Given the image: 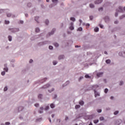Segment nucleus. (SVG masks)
Returning <instances> with one entry per match:
<instances>
[{
    "label": "nucleus",
    "mask_w": 125,
    "mask_h": 125,
    "mask_svg": "<svg viewBox=\"0 0 125 125\" xmlns=\"http://www.w3.org/2000/svg\"><path fill=\"white\" fill-rule=\"evenodd\" d=\"M9 31H11L12 33H15V32L19 31V29L18 28H9Z\"/></svg>",
    "instance_id": "3"
},
{
    "label": "nucleus",
    "mask_w": 125,
    "mask_h": 125,
    "mask_svg": "<svg viewBox=\"0 0 125 125\" xmlns=\"http://www.w3.org/2000/svg\"><path fill=\"white\" fill-rule=\"evenodd\" d=\"M97 112L98 113H101V112H102V110L101 109H98Z\"/></svg>",
    "instance_id": "45"
},
{
    "label": "nucleus",
    "mask_w": 125,
    "mask_h": 125,
    "mask_svg": "<svg viewBox=\"0 0 125 125\" xmlns=\"http://www.w3.org/2000/svg\"><path fill=\"white\" fill-rule=\"evenodd\" d=\"M55 107V105H54V104H50V107L52 108H53Z\"/></svg>",
    "instance_id": "21"
},
{
    "label": "nucleus",
    "mask_w": 125,
    "mask_h": 125,
    "mask_svg": "<svg viewBox=\"0 0 125 125\" xmlns=\"http://www.w3.org/2000/svg\"><path fill=\"white\" fill-rule=\"evenodd\" d=\"M82 79H83V77H80V78H79V81H81V80H82Z\"/></svg>",
    "instance_id": "60"
},
{
    "label": "nucleus",
    "mask_w": 125,
    "mask_h": 125,
    "mask_svg": "<svg viewBox=\"0 0 125 125\" xmlns=\"http://www.w3.org/2000/svg\"><path fill=\"white\" fill-rule=\"evenodd\" d=\"M1 74L2 75V76H4L5 75V72L3 71L1 73Z\"/></svg>",
    "instance_id": "38"
},
{
    "label": "nucleus",
    "mask_w": 125,
    "mask_h": 125,
    "mask_svg": "<svg viewBox=\"0 0 125 125\" xmlns=\"http://www.w3.org/2000/svg\"><path fill=\"white\" fill-rule=\"evenodd\" d=\"M94 31L96 32H97L99 31V28L98 27H95L94 29Z\"/></svg>",
    "instance_id": "19"
},
{
    "label": "nucleus",
    "mask_w": 125,
    "mask_h": 125,
    "mask_svg": "<svg viewBox=\"0 0 125 125\" xmlns=\"http://www.w3.org/2000/svg\"><path fill=\"white\" fill-rule=\"evenodd\" d=\"M5 24H9V21H5Z\"/></svg>",
    "instance_id": "44"
},
{
    "label": "nucleus",
    "mask_w": 125,
    "mask_h": 125,
    "mask_svg": "<svg viewBox=\"0 0 125 125\" xmlns=\"http://www.w3.org/2000/svg\"><path fill=\"white\" fill-rule=\"evenodd\" d=\"M32 62H33V60H30L29 61V63H32Z\"/></svg>",
    "instance_id": "57"
},
{
    "label": "nucleus",
    "mask_w": 125,
    "mask_h": 125,
    "mask_svg": "<svg viewBox=\"0 0 125 125\" xmlns=\"http://www.w3.org/2000/svg\"><path fill=\"white\" fill-rule=\"evenodd\" d=\"M77 31H83V28L82 27L78 28L77 29Z\"/></svg>",
    "instance_id": "30"
},
{
    "label": "nucleus",
    "mask_w": 125,
    "mask_h": 125,
    "mask_svg": "<svg viewBox=\"0 0 125 125\" xmlns=\"http://www.w3.org/2000/svg\"><path fill=\"white\" fill-rule=\"evenodd\" d=\"M39 104H35V107H39Z\"/></svg>",
    "instance_id": "51"
},
{
    "label": "nucleus",
    "mask_w": 125,
    "mask_h": 125,
    "mask_svg": "<svg viewBox=\"0 0 125 125\" xmlns=\"http://www.w3.org/2000/svg\"><path fill=\"white\" fill-rule=\"evenodd\" d=\"M104 92L105 93H107V92H108V89L105 88L104 90Z\"/></svg>",
    "instance_id": "47"
},
{
    "label": "nucleus",
    "mask_w": 125,
    "mask_h": 125,
    "mask_svg": "<svg viewBox=\"0 0 125 125\" xmlns=\"http://www.w3.org/2000/svg\"><path fill=\"white\" fill-rule=\"evenodd\" d=\"M89 18H90V20H92V19H93V16H91L89 17Z\"/></svg>",
    "instance_id": "48"
},
{
    "label": "nucleus",
    "mask_w": 125,
    "mask_h": 125,
    "mask_svg": "<svg viewBox=\"0 0 125 125\" xmlns=\"http://www.w3.org/2000/svg\"><path fill=\"white\" fill-rule=\"evenodd\" d=\"M23 109H24V108L22 106H20L19 107V112H20V111H22V110H23Z\"/></svg>",
    "instance_id": "17"
},
{
    "label": "nucleus",
    "mask_w": 125,
    "mask_h": 125,
    "mask_svg": "<svg viewBox=\"0 0 125 125\" xmlns=\"http://www.w3.org/2000/svg\"><path fill=\"white\" fill-rule=\"evenodd\" d=\"M106 63L107 64L110 63V60H106Z\"/></svg>",
    "instance_id": "40"
},
{
    "label": "nucleus",
    "mask_w": 125,
    "mask_h": 125,
    "mask_svg": "<svg viewBox=\"0 0 125 125\" xmlns=\"http://www.w3.org/2000/svg\"><path fill=\"white\" fill-rule=\"evenodd\" d=\"M73 24H74V23H73V22L71 23V26H70V27H69L70 30H74V26H73Z\"/></svg>",
    "instance_id": "9"
},
{
    "label": "nucleus",
    "mask_w": 125,
    "mask_h": 125,
    "mask_svg": "<svg viewBox=\"0 0 125 125\" xmlns=\"http://www.w3.org/2000/svg\"><path fill=\"white\" fill-rule=\"evenodd\" d=\"M119 56H121L122 57H125V52H120L119 53Z\"/></svg>",
    "instance_id": "5"
},
{
    "label": "nucleus",
    "mask_w": 125,
    "mask_h": 125,
    "mask_svg": "<svg viewBox=\"0 0 125 125\" xmlns=\"http://www.w3.org/2000/svg\"><path fill=\"white\" fill-rule=\"evenodd\" d=\"M97 77H98V78H99L100 77H102V76H103V72L98 73L97 74Z\"/></svg>",
    "instance_id": "7"
},
{
    "label": "nucleus",
    "mask_w": 125,
    "mask_h": 125,
    "mask_svg": "<svg viewBox=\"0 0 125 125\" xmlns=\"http://www.w3.org/2000/svg\"><path fill=\"white\" fill-rule=\"evenodd\" d=\"M42 44H43V43H39L40 45H42Z\"/></svg>",
    "instance_id": "61"
},
{
    "label": "nucleus",
    "mask_w": 125,
    "mask_h": 125,
    "mask_svg": "<svg viewBox=\"0 0 125 125\" xmlns=\"http://www.w3.org/2000/svg\"><path fill=\"white\" fill-rule=\"evenodd\" d=\"M8 40H9V42H11V41H12V38L11 37V36H9L8 37Z\"/></svg>",
    "instance_id": "24"
},
{
    "label": "nucleus",
    "mask_w": 125,
    "mask_h": 125,
    "mask_svg": "<svg viewBox=\"0 0 125 125\" xmlns=\"http://www.w3.org/2000/svg\"><path fill=\"white\" fill-rule=\"evenodd\" d=\"M45 23L46 25H48V23H49V21L47 20L45 21Z\"/></svg>",
    "instance_id": "31"
},
{
    "label": "nucleus",
    "mask_w": 125,
    "mask_h": 125,
    "mask_svg": "<svg viewBox=\"0 0 125 125\" xmlns=\"http://www.w3.org/2000/svg\"><path fill=\"white\" fill-rule=\"evenodd\" d=\"M31 5H32V4L31 3H28L27 4V6H28V7H31Z\"/></svg>",
    "instance_id": "39"
},
{
    "label": "nucleus",
    "mask_w": 125,
    "mask_h": 125,
    "mask_svg": "<svg viewBox=\"0 0 125 125\" xmlns=\"http://www.w3.org/2000/svg\"><path fill=\"white\" fill-rule=\"evenodd\" d=\"M85 78L86 79H88V78H90V77L89 76V75H88V74H86V75H85Z\"/></svg>",
    "instance_id": "28"
},
{
    "label": "nucleus",
    "mask_w": 125,
    "mask_h": 125,
    "mask_svg": "<svg viewBox=\"0 0 125 125\" xmlns=\"http://www.w3.org/2000/svg\"><path fill=\"white\" fill-rule=\"evenodd\" d=\"M125 18V14L123 15L122 16H121L119 18V19H120V20H122V19H124V18Z\"/></svg>",
    "instance_id": "13"
},
{
    "label": "nucleus",
    "mask_w": 125,
    "mask_h": 125,
    "mask_svg": "<svg viewBox=\"0 0 125 125\" xmlns=\"http://www.w3.org/2000/svg\"><path fill=\"white\" fill-rule=\"evenodd\" d=\"M104 117H100V121H104Z\"/></svg>",
    "instance_id": "35"
},
{
    "label": "nucleus",
    "mask_w": 125,
    "mask_h": 125,
    "mask_svg": "<svg viewBox=\"0 0 125 125\" xmlns=\"http://www.w3.org/2000/svg\"><path fill=\"white\" fill-rule=\"evenodd\" d=\"M81 107V105H75V109H79Z\"/></svg>",
    "instance_id": "27"
},
{
    "label": "nucleus",
    "mask_w": 125,
    "mask_h": 125,
    "mask_svg": "<svg viewBox=\"0 0 125 125\" xmlns=\"http://www.w3.org/2000/svg\"><path fill=\"white\" fill-rule=\"evenodd\" d=\"M7 17H11L12 16V17L13 18H14V17H15V16H13V15H11V14H7Z\"/></svg>",
    "instance_id": "14"
},
{
    "label": "nucleus",
    "mask_w": 125,
    "mask_h": 125,
    "mask_svg": "<svg viewBox=\"0 0 125 125\" xmlns=\"http://www.w3.org/2000/svg\"><path fill=\"white\" fill-rule=\"evenodd\" d=\"M99 26H100V28H101V29H103V25L100 24Z\"/></svg>",
    "instance_id": "52"
},
{
    "label": "nucleus",
    "mask_w": 125,
    "mask_h": 125,
    "mask_svg": "<svg viewBox=\"0 0 125 125\" xmlns=\"http://www.w3.org/2000/svg\"><path fill=\"white\" fill-rule=\"evenodd\" d=\"M98 122H99V120H94V124H97V123H98Z\"/></svg>",
    "instance_id": "29"
},
{
    "label": "nucleus",
    "mask_w": 125,
    "mask_h": 125,
    "mask_svg": "<svg viewBox=\"0 0 125 125\" xmlns=\"http://www.w3.org/2000/svg\"><path fill=\"white\" fill-rule=\"evenodd\" d=\"M53 65H56V64H57V62H56V61H54V62H53Z\"/></svg>",
    "instance_id": "43"
},
{
    "label": "nucleus",
    "mask_w": 125,
    "mask_h": 125,
    "mask_svg": "<svg viewBox=\"0 0 125 125\" xmlns=\"http://www.w3.org/2000/svg\"><path fill=\"white\" fill-rule=\"evenodd\" d=\"M39 113L40 114H42V113H43V107H40V110L39 111Z\"/></svg>",
    "instance_id": "8"
},
{
    "label": "nucleus",
    "mask_w": 125,
    "mask_h": 125,
    "mask_svg": "<svg viewBox=\"0 0 125 125\" xmlns=\"http://www.w3.org/2000/svg\"><path fill=\"white\" fill-rule=\"evenodd\" d=\"M4 71H5V72H7L8 71V68H4Z\"/></svg>",
    "instance_id": "46"
},
{
    "label": "nucleus",
    "mask_w": 125,
    "mask_h": 125,
    "mask_svg": "<svg viewBox=\"0 0 125 125\" xmlns=\"http://www.w3.org/2000/svg\"><path fill=\"white\" fill-rule=\"evenodd\" d=\"M49 49H53V47L52 46H49Z\"/></svg>",
    "instance_id": "49"
},
{
    "label": "nucleus",
    "mask_w": 125,
    "mask_h": 125,
    "mask_svg": "<svg viewBox=\"0 0 125 125\" xmlns=\"http://www.w3.org/2000/svg\"><path fill=\"white\" fill-rule=\"evenodd\" d=\"M20 23L21 24H23V23H24V21H20Z\"/></svg>",
    "instance_id": "56"
},
{
    "label": "nucleus",
    "mask_w": 125,
    "mask_h": 125,
    "mask_svg": "<svg viewBox=\"0 0 125 125\" xmlns=\"http://www.w3.org/2000/svg\"><path fill=\"white\" fill-rule=\"evenodd\" d=\"M53 90H54V89H52L51 91H50V90H48V91L49 92H51V91H53Z\"/></svg>",
    "instance_id": "59"
},
{
    "label": "nucleus",
    "mask_w": 125,
    "mask_h": 125,
    "mask_svg": "<svg viewBox=\"0 0 125 125\" xmlns=\"http://www.w3.org/2000/svg\"><path fill=\"white\" fill-rule=\"evenodd\" d=\"M102 1H103V0H97L95 1V4H99V3H101Z\"/></svg>",
    "instance_id": "6"
},
{
    "label": "nucleus",
    "mask_w": 125,
    "mask_h": 125,
    "mask_svg": "<svg viewBox=\"0 0 125 125\" xmlns=\"http://www.w3.org/2000/svg\"><path fill=\"white\" fill-rule=\"evenodd\" d=\"M124 84V82L123 81H120L119 85H123Z\"/></svg>",
    "instance_id": "33"
},
{
    "label": "nucleus",
    "mask_w": 125,
    "mask_h": 125,
    "mask_svg": "<svg viewBox=\"0 0 125 125\" xmlns=\"http://www.w3.org/2000/svg\"><path fill=\"white\" fill-rule=\"evenodd\" d=\"M70 20L71 21H73V22H75L76 21V19L74 17L70 18Z\"/></svg>",
    "instance_id": "16"
},
{
    "label": "nucleus",
    "mask_w": 125,
    "mask_h": 125,
    "mask_svg": "<svg viewBox=\"0 0 125 125\" xmlns=\"http://www.w3.org/2000/svg\"><path fill=\"white\" fill-rule=\"evenodd\" d=\"M103 10V7H100L99 8V11H102Z\"/></svg>",
    "instance_id": "37"
},
{
    "label": "nucleus",
    "mask_w": 125,
    "mask_h": 125,
    "mask_svg": "<svg viewBox=\"0 0 125 125\" xmlns=\"http://www.w3.org/2000/svg\"><path fill=\"white\" fill-rule=\"evenodd\" d=\"M35 32H36V33H39V32H40V28H36L35 29Z\"/></svg>",
    "instance_id": "22"
},
{
    "label": "nucleus",
    "mask_w": 125,
    "mask_h": 125,
    "mask_svg": "<svg viewBox=\"0 0 125 125\" xmlns=\"http://www.w3.org/2000/svg\"><path fill=\"white\" fill-rule=\"evenodd\" d=\"M49 84H47L46 85L44 86L43 88H46V87H49Z\"/></svg>",
    "instance_id": "25"
},
{
    "label": "nucleus",
    "mask_w": 125,
    "mask_h": 125,
    "mask_svg": "<svg viewBox=\"0 0 125 125\" xmlns=\"http://www.w3.org/2000/svg\"><path fill=\"white\" fill-rule=\"evenodd\" d=\"M68 117H65V121H67V120H68Z\"/></svg>",
    "instance_id": "62"
},
{
    "label": "nucleus",
    "mask_w": 125,
    "mask_h": 125,
    "mask_svg": "<svg viewBox=\"0 0 125 125\" xmlns=\"http://www.w3.org/2000/svg\"><path fill=\"white\" fill-rule=\"evenodd\" d=\"M123 10V12H124V11H125V6L124 7Z\"/></svg>",
    "instance_id": "64"
},
{
    "label": "nucleus",
    "mask_w": 125,
    "mask_h": 125,
    "mask_svg": "<svg viewBox=\"0 0 125 125\" xmlns=\"http://www.w3.org/2000/svg\"><path fill=\"white\" fill-rule=\"evenodd\" d=\"M3 12V10L0 9V13H2Z\"/></svg>",
    "instance_id": "53"
},
{
    "label": "nucleus",
    "mask_w": 125,
    "mask_h": 125,
    "mask_svg": "<svg viewBox=\"0 0 125 125\" xmlns=\"http://www.w3.org/2000/svg\"><path fill=\"white\" fill-rule=\"evenodd\" d=\"M95 96L96 97L97 96H99V93H97L95 90H94Z\"/></svg>",
    "instance_id": "12"
},
{
    "label": "nucleus",
    "mask_w": 125,
    "mask_h": 125,
    "mask_svg": "<svg viewBox=\"0 0 125 125\" xmlns=\"http://www.w3.org/2000/svg\"><path fill=\"white\" fill-rule=\"evenodd\" d=\"M114 24H119V21L116 20L114 21Z\"/></svg>",
    "instance_id": "36"
},
{
    "label": "nucleus",
    "mask_w": 125,
    "mask_h": 125,
    "mask_svg": "<svg viewBox=\"0 0 125 125\" xmlns=\"http://www.w3.org/2000/svg\"><path fill=\"white\" fill-rule=\"evenodd\" d=\"M48 109H49V106H46L45 108V111L48 110Z\"/></svg>",
    "instance_id": "34"
},
{
    "label": "nucleus",
    "mask_w": 125,
    "mask_h": 125,
    "mask_svg": "<svg viewBox=\"0 0 125 125\" xmlns=\"http://www.w3.org/2000/svg\"><path fill=\"white\" fill-rule=\"evenodd\" d=\"M6 90H7V87H5L4 88V91H6Z\"/></svg>",
    "instance_id": "50"
},
{
    "label": "nucleus",
    "mask_w": 125,
    "mask_h": 125,
    "mask_svg": "<svg viewBox=\"0 0 125 125\" xmlns=\"http://www.w3.org/2000/svg\"><path fill=\"white\" fill-rule=\"evenodd\" d=\"M64 55H61L59 57L58 59L59 60H61V59H64Z\"/></svg>",
    "instance_id": "11"
},
{
    "label": "nucleus",
    "mask_w": 125,
    "mask_h": 125,
    "mask_svg": "<svg viewBox=\"0 0 125 125\" xmlns=\"http://www.w3.org/2000/svg\"><path fill=\"white\" fill-rule=\"evenodd\" d=\"M104 20H105V22H107V21H108V20H109V17H105L104 18Z\"/></svg>",
    "instance_id": "23"
},
{
    "label": "nucleus",
    "mask_w": 125,
    "mask_h": 125,
    "mask_svg": "<svg viewBox=\"0 0 125 125\" xmlns=\"http://www.w3.org/2000/svg\"><path fill=\"white\" fill-rule=\"evenodd\" d=\"M42 97V94H40L39 96H38V98H39V99H41V98Z\"/></svg>",
    "instance_id": "32"
},
{
    "label": "nucleus",
    "mask_w": 125,
    "mask_h": 125,
    "mask_svg": "<svg viewBox=\"0 0 125 125\" xmlns=\"http://www.w3.org/2000/svg\"><path fill=\"white\" fill-rule=\"evenodd\" d=\"M93 87H98V85H95L93 86Z\"/></svg>",
    "instance_id": "55"
},
{
    "label": "nucleus",
    "mask_w": 125,
    "mask_h": 125,
    "mask_svg": "<svg viewBox=\"0 0 125 125\" xmlns=\"http://www.w3.org/2000/svg\"><path fill=\"white\" fill-rule=\"evenodd\" d=\"M75 47H76V48L80 47V46H79V45H76V46H75Z\"/></svg>",
    "instance_id": "63"
},
{
    "label": "nucleus",
    "mask_w": 125,
    "mask_h": 125,
    "mask_svg": "<svg viewBox=\"0 0 125 125\" xmlns=\"http://www.w3.org/2000/svg\"><path fill=\"white\" fill-rule=\"evenodd\" d=\"M116 12L115 13V17H118L119 12L124 13V10H123V7L119 6L118 9H116Z\"/></svg>",
    "instance_id": "1"
},
{
    "label": "nucleus",
    "mask_w": 125,
    "mask_h": 125,
    "mask_svg": "<svg viewBox=\"0 0 125 125\" xmlns=\"http://www.w3.org/2000/svg\"><path fill=\"white\" fill-rule=\"evenodd\" d=\"M110 99H111V100H113V99H114V97L113 96L110 97Z\"/></svg>",
    "instance_id": "58"
},
{
    "label": "nucleus",
    "mask_w": 125,
    "mask_h": 125,
    "mask_svg": "<svg viewBox=\"0 0 125 125\" xmlns=\"http://www.w3.org/2000/svg\"><path fill=\"white\" fill-rule=\"evenodd\" d=\"M122 124V120L118 119L115 121V125H120Z\"/></svg>",
    "instance_id": "4"
},
{
    "label": "nucleus",
    "mask_w": 125,
    "mask_h": 125,
    "mask_svg": "<svg viewBox=\"0 0 125 125\" xmlns=\"http://www.w3.org/2000/svg\"><path fill=\"white\" fill-rule=\"evenodd\" d=\"M89 6L91 8H93L94 7V5L93 4H90Z\"/></svg>",
    "instance_id": "26"
},
{
    "label": "nucleus",
    "mask_w": 125,
    "mask_h": 125,
    "mask_svg": "<svg viewBox=\"0 0 125 125\" xmlns=\"http://www.w3.org/2000/svg\"><path fill=\"white\" fill-rule=\"evenodd\" d=\"M54 32H55V29H53L51 32L49 33V36H51V35H53L54 34Z\"/></svg>",
    "instance_id": "10"
},
{
    "label": "nucleus",
    "mask_w": 125,
    "mask_h": 125,
    "mask_svg": "<svg viewBox=\"0 0 125 125\" xmlns=\"http://www.w3.org/2000/svg\"><path fill=\"white\" fill-rule=\"evenodd\" d=\"M52 1L53 2H55L56 3H57V2H58V0H52Z\"/></svg>",
    "instance_id": "41"
},
{
    "label": "nucleus",
    "mask_w": 125,
    "mask_h": 125,
    "mask_svg": "<svg viewBox=\"0 0 125 125\" xmlns=\"http://www.w3.org/2000/svg\"><path fill=\"white\" fill-rule=\"evenodd\" d=\"M120 30H121V27H116L111 30V32L115 33V32H117V31H120Z\"/></svg>",
    "instance_id": "2"
},
{
    "label": "nucleus",
    "mask_w": 125,
    "mask_h": 125,
    "mask_svg": "<svg viewBox=\"0 0 125 125\" xmlns=\"http://www.w3.org/2000/svg\"><path fill=\"white\" fill-rule=\"evenodd\" d=\"M54 45L56 47H58V46H59V44H58V43H54Z\"/></svg>",
    "instance_id": "20"
},
{
    "label": "nucleus",
    "mask_w": 125,
    "mask_h": 125,
    "mask_svg": "<svg viewBox=\"0 0 125 125\" xmlns=\"http://www.w3.org/2000/svg\"><path fill=\"white\" fill-rule=\"evenodd\" d=\"M79 104H80V105H81L82 106H83V104H84V103L83 101H80L79 102Z\"/></svg>",
    "instance_id": "15"
},
{
    "label": "nucleus",
    "mask_w": 125,
    "mask_h": 125,
    "mask_svg": "<svg viewBox=\"0 0 125 125\" xmlns=\"http://www.w3.org/2000/svg\"><path fill=\"white\" fill-rule=\"evenodd\" d=\"M38 19H39V17H36L35 21H37V22H39V21H38Z\"/></svg>",
    "instance_id": "42"
},
{
    "label": "nucleus",
    "mask_w": 125,
    "mask_h": 125,
    "mask_svg": "<svg viewBox=\"0 0 125 125\" xmlns=\"http://www.w3.org/2000/svg\"><path fill=\"white\" fill-rule=\"evenodd\" d=\"M5 125H10V123L9 122H6V123H5Z\"/></svg>",
    "instance_id": "54"
},
{
    "label": "nucleus",
    "mask_w": 125,
    "mask_h": 125,
    "mask_svg": "<svg viewBox=\"0 0 125 125\" xmlns=\"http://www.w3.org/2000/svg\"><path fill=\"white\" fill-rule=\"evenodd\" d=\"M119 110H117V111H115L114 112V115H115V116L118 115V114H119Z\"/></svg>",
    "instance_id": "18"
}]
</instances>
